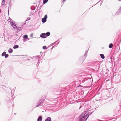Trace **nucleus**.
<instances>
[{"label":"nucleus","mask_w":121,"mask_h":121,"mask_svg":"<svg viewBox=\"0 0 121 121\" xmlns=\"http://www.w3.org/2000/svg\"><path fill=\"white\" fill-rule=\"evenodd\" d=\"M89 113L86 111L83 112L80 117L79 119L77 121H86L89 117Z\"/></svg>","instance_id":"f257e3e1"},{"label":"nucleus","mask_w":121,"mask_h":121,"mask_svg":"<svg viewBox=\"0 0 121 121\" xmlns=\"http://www.w3.org/2000/svg\"><path fill=\"white\" fill-rule=\"evenodd\" d=\"M44 101V99L42 98L40 99L38 101V104L37 106H36V107L39 106L41 105L43 103Z\"/></svg>","instance_id":"f03ea898"},{"label":"nucleus","mask_w":121,"mask_h":121,"mask_svg":"<svg viewBox=\"0 0 121 121\" xmlns=\"http://www.w3.org/2000/svg\"><path fill=\"white\" fill-rule=\"evenodd\" d=\"M40 37L43 38H45L46 37V35L45 33H43L41 34L40 35Z\"/></svg>","instance_id":"7ed1b4c3"},{"label":"nucleus","mask_w":121,"mask_h":121,"mask_svg":"<svg viewBox=\"0 0 121 121\" xmlns=\"http://www.w3.org/2000/svg\"><path fill=\"white\" fill-rule=\"evenodd\" d=\"M42 116H40L38 118L37 121H42Z\"/></svg>","instance_id":"20e7f679"},{"label":"nucleus","mask_w":121,"mask_h":121,"mask_svg":"<svg viewBox=\"0 0 121 121\" xmlns=\"http://www.w3.org/2000/svg\"><path fill=\"white\" fill-rule=\"evenodd\" d=\"M10 23L13 28H16L17 27L15 24L13 23V22H10Z\"/></svg>","instance_id":"39448f33"},{"label":"nucleus","mask_w":121,"mask_h":121,"mask_svg":"<svg viewBox=\"0 0 121 121\" xmlns=\"http://www.w3.org/2000/svg\"><path fill=\"white\" fill-rule=\"evenodd\" d=\"M45 121H52L51 118L49 117H48Z\"/></svg>","instance_id":"423d86ee"},{"label":"nucleus","mask_w":121,"mask_h":121,"mask_svg":"<svg viewBox=\"0 0 121 121\" xmlns=\"http://www.w3.org/2000/svg\"><path fill=\"white\" fill-rule=\"evenodd\" d=\"M46 21L47 19L45 18H43L42 19V21L43 23H45V22H46Z\"/></svg>","instance_id":"0eeeda50"},{"label":"nucleus","mask_w":121,"mask_h":121,"mask_svg":"<svg viewBox=\"0 0 121 121\" xmlns=\"http://www.w3.org/2000/svg\"><path fill=\"white\" fill-rule=\"evenodd\" d=\"M13 52V50L11 48H9L8 50V52L10 53H12Z\"/></svg>","instance_id":"6e6552de"},{"label":"nucleus","mask_w":121,"mask_h":121,"mask_svg":"<svg viewBox=\"0 0 121 121\" xmlns=\"http://www.w3.org/2000/svg\"><path fill=\"white\" fill-rule=\"evenodd\" d=\"M100 55L101 58L103 59H104L105 58L103 54H100Z\"/></svg>","instance_id":"1a4fd4ad"},{"label":"nucleus","mask_w":121,"mask_h":121,"mask_svg":"<svg viewBox=\"0 0 121 121\" xmlns=\"http://www.w3.org/2000/svg\"><path fill=\"white\" fill-rule=\"evenodd\" d=\"M113 46V44L112 43H111L109 45V47L110 48H112Z\"/></svg>","instance_id":"9d476101"},{"label":"nucleus","mask_w":121,"mask_h":121,"mask_svg":"<svg viewBox=\"0 0 121 121\" xmlns=\"http://www.w3.org/2000/svg\"><path fill=\"white\" fill-rule=\"evenodd\" d=\"M19 47V46L17 45H15L13 47V48L14 49H16L17 48Z\"/></svg>","instance_id":"9b49d317"},{"label":"nucleus","mask_w":121,"mask_h":121,"mask_svg":"<svg viewBox=\"0 0 121 121\" xmlns=\"http://www.w3.org/2000/svg\"><path fill=\"white\" fill-rule=\"evenodd\" d=\"M28 36L27 35H24L23 38L25 39H26L28 38Z\"/></svg>","instance_id":"f8f14e48"},{"label":"nucleus","mask_w":121,"mask_h":121,"mask_svg":"<svg viewBox=\"0 0 121 121\" xmlns=\"http://www.w3.org/2000/svg\"><path fill=\"white\" fill-rule=\"evenodd\" d=\"M46 36H49L50 35V33L49 32H47L46 34Z\"/></svg>","instance_id":"ddd939ff"},{"label":"nucleus","mask_w":121,"mask_h":121,"mask_svg":"<svg viewBox=\"0 0 121 121\" xmlns=\"http://www.w3.org/2000/svg\"><path fill=\"white\" fill-rule=\"evenodd\" d=\"M6 54V52H3L1 54L2 56H4Z\"/></svg>","instance_id":"4468645a"},{"label":"nucleus","mask_w":121,"mask_h":121,"mask_svg":"<svg viewBox=\"0 0 121 121\" xmlns=\"http://www.w3.org/2000/svg\"><path fill=\"white\" fill-rule=\"evenodd\" d=\"M5 3V0H2V5H4Z\"/></svg>","instance_id":"2eb2a0df"},{"label":"nucleus","mask_w":121,"mask_h":121,"mask_svg":"<svg viewBox=\"0 0 121 121\" xmlns=\"http://www.w3.org/2000/svg\"><path fill=\"white\" fill-rule=\"evenodd\" d=\"M48 0H43V3L45 4L48 1Z\"/></svg>","instance_id":"dca6fc26"},{"label":"nucleus","mask_w":121,"mask_h":121,"mask_svg":"<svg viewBox=\"0 0 121 121\" xmlns=\"http://www.w3.org/2000/svg\"><path fill=\"white\" fill-rule=\"evenodd\" d=\"M58 44V43H57L55 42L54 43H52V46L54 45L55 44V45H57Z\"/></svg>","instance_id":"f3484780"},{"label":"nucleus","mask_w":121,"mask_h":121,"mask_svg":"<svg viewBox=\"0 0 121 121\" xmlns=\"http://www.w3.org/2000/svg\"><path fill=\"white\" fill-rule=\"evenodd\" d=\"M94 65H96L97 67H98L99 66V63L97 62H96L95 63Z\"/></svg>","instance_id":"a211bd4d"},{"label":"nucleus","mask_w":121,"mask_h":121,"mask_svg":"<svg viewBox=\"0 0 121 121\" xmlns=\"http://www.w3.org/2000/svg\"><path fill=\"white\" fill-rule=\"evenodd\" d=\"M88 51V50H87L86 51V52H85V53L84 55V57H85V58H86V56H87V55H86V54L87 53V52Z\"/></svg>","instance_id":"6ab92c4d"},{"label":"nucleus","mask_w":121,"mask_h":121,"mask_svg":"<svg viewBox=\"0 0 121 121\" xmlns=\"http://www.w3.org/2000/svg\"><path fill=\"white\" fill-rule=\"evenodd\" d=\"M43 48L44 49H47V48L46 46H44L43 47Z\"/></svg>","instance_id":"aec40b11"},{"label":"nucleus","mask_w":121,"mask_h":121,"mask_svg":"<svg viewBox=\"0 0 121 121\" xmlns=\"http://www.w3.org/2000/svg\"><path fill=\"white\" fill-rule=\"evenodd\" d=\"M9 56V55L8 54H6L4 56L6 58H7Z\"/></svg>","instance_id":"412c9836"},{"label":"nucleus","mask_w":121,"mask_h":121,"mask_svg":"<svg viewBox=\"0 0 121 121\" xmlns=\"http://www.w3.org/2000/svg\"><path fill=\"white\" fill-rule=\"evenodd\" d=\"M47 15H45L44 17V18H45L47 19Z\"/></svg>","instance_id":"4be33fe9"},{"label":"nucleus","mask_w":121,"mask_h":121,"mask_svg":"<svg viewBox=\"0 0 121 121\" xmlns=\"http://www.w3.org/2000/svg\"><path fill=\"white\" fill-rule=\"evenodd\" d=\"M33 33H32V34H31L30 35V37H33Z\"/></svg>","instance_id":"5701e85b"},{"label":"nucleus","mask_w":121,"mask_h":121,"mask_svg":"<svg viewBox=\"0 0 121 121\" xmlns=\"http://www.w3.org/2000/svg\"><path fill=\"white\" fill-rule=\"evenodd\" d=\"M32 7H33V6H31V8H31V10H34L35 9V8H33V9H32Z\"/></svg>","instance_id":"b1692460"},{"label":"nucleus","mask_w":121,"mask_h":121,"mask_svg":"<svg viewBox=\"0 0 121 121\" xmlns=\"http://www.w3.org/2000/svg\"><path fill=\"white\" fill-rule=\"evenodd\" d=\"M30 19V18L29 17L28 18H27L26 21H28Z\"/></svg>","instance_id":"393cba45"},{"label":"nucleus","mask_w":121,"mask_h":121,"mask_svg":"<svg viewBox=\"0 0 121 121\" xmlns=\"http://www.w3.org/2000/svg\"><path fill=\"white\" fill-rule=\"evenodd\" d=\"M66 0H62V2L64 3Z\"/></svg>","instance_id":"a878e982"},{"label":"nucleus","mask_w":121,"mask_h":121,"mask_svg":"<svg viewBox=\"0 0 121 121\" xmlns=\"http://www.w3.org/2000/svg\"><path fill=\"white\" fill-rule=\"evenodd\" d=\"M23 41H24V42H25V41H26V39H24L23 40Z\"/></svg>","instance_id":"bb28decb"},{"label":"nucleus","mask_w":121,"mask_h":121,"mask_svg":"<svg viewBox=\"0 0 121 121\" xmlns=\"http://www.w3.org/2000/svg\"><path fill=\"white\" fill-rule=\"evenodd\" d=\"M81 86H82L81 85H79V86H78V87H81Z\"/></svg>","instance_id":"cd10ccee"},{"label":"nucleus","mask_w":121,"mask_h":121,"mask_svg":"<svg viewBox=\"0 0 121 121\" xmlns=\"http://www.w3.org/2000/svg\"><path fill=\"white\" fill-rule=\"evenodd\" d=\"M8 13L9 14V8H8Z\"/></svg>","instance_id":"c85d7f7f"},{"label":"nucleus","mask_w":121,"mask_h":121,"mask_svg":"<svg viewBox=\"0 0 121 121\" xmlns=\"http://www.w3.org/2000/svg\"><path fill=\"white\" fill-rule=\"evenodd\" d=\"M85 80H83L82 82H85Z\"/></svg>","instance_id":"c756f323"},{"label":"nucleus","mask_w":121,"mask_h":121,"mask_svg":"<svg viewBox=\"0 0 121 121\" xmlns=\"http://www.w3.org/2000/svg\"><path fill=\"white\" fill-rule=\"evenodd\" d=\"M118 1H121V0H118Z\"/></svg>","instance_id":"7c9ffc66"},{"label":"nucleus","mask_w":121,"mask_h":121,"mask_svg":"<svg viewBox=\"0 0 121 121\" xmlns=\"http://www.w3.org/2000/svg\"><path fill=\"white\" fill-rule=\"evenodd\" d=\"M14 106V105H13V106Z\"/></svg>","instance_id":"2f4dec72"},{"label":"nucleus","mask_w":121,"mask_h":121,"mask_svg":"<svg viewBox=\"0 0 121 121\" xmlns=\"http://www.w3.org/2000/svg\"><path fill=\"white\" fill-rule=\"evenodd\" d=\"M81 108V107H80V108H79V109H80V108Z\"/></svg>","instance_id":"473e14b6"},{"label":"nucleus","mask_w":121,"mask_h":121,"mask_svg":"<svg viewBox=\"0 0 121 121\" xmlns=\"http://www.w3.org/2000/svg\"><path fill=\"white\" fill-rule=\"evenodd\" d=\"M55 46V45H54V46L53 47H54V46Z\"/></svg>","instance_id":"72a5a7b5"},{"label":"nucleus","mask_w":121,"mask_h":121,"mask_svg":"<svg viewBox=\"0 0 121 121\" xmlns=\"http://www.w3.org/2000/svg\"><path fill=\"white\" fill-rule=\"evenodd\" d=\"M25 24H26V23H24V25Z\"/></svg>","instance_id":"f704fd0d"},{"label":"nucleus","mask_w":121,"mask_h":121,"mask_svg":"<svg viewBox=\"0 0 121 121\" xmlns=\"http://www.w3.org/2000/svg\"><path fill=\"white\" fill-rule=\"evenodd\" d=\"M39 56H38L37 57H38Z\"/></svg>","instance_id":"c9c22d12"},{"label":"nucleus","mask_w":121,"mask_h":121,"mask_svg":"<svg viewBox=\"0 0 121 121\" xmlns=\"http://www.w3.org/2000/svg\"><path fill=\"white\" fill-rule=\"evenodd\" d=\"M1 104V102H0V105Z\"/></svg>","instance_id":"e433bc0d"},{"label":"nucleus","mask_w":121,"mask_h":121,"mask_svg":"<svg viewBox=\"0 0 121 121\" xmlns=\"http://www.w3.org/2000/svg\"><path fill=\"white\" fill-rule=\"evenodd\" d=\"M52 49V48L51 49Z\"/></svg>","instance_id":"4c0bfd02"}]
</instances>
